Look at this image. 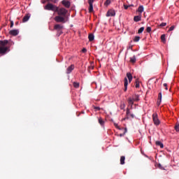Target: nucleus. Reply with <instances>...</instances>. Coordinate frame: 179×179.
<instances>
[{
	"mask_svg": "<svg viewBox=\"0 0 179 179\" xmlns=\"http://www.w3.org/2000/svg\"><path fill=\"white\" fill-rule=\"evenodd\" d=\"M75 69V65L71 64V66H69L67 69H66V73L69 74L71 73V72H72V71Z\"/></svg>",
	"mask_w": 179,
	"mask_h": 179,
	"instance_id": "obj_12",
	"label": "nucleus"
},
{
	"mask_svg": "<svg viewBox=\"0 0 179 179\" xmlns=\"http://www.w3.org/2000/svg\"><path fill=\"white\" fill-rule=\"evenodd\" d=\"M136 87L138 89L139 87V81L138 80H136Z\"/></svg>",
	"mask_w": 179,
	"mask_h": 179,
	"instance_id": "obj_34",
	"label": "nucleus"
},
{
	"mask_svg": "<svg viewBox=\"0 0 179 179\" xmlns=\"http://www.w3.org/2000/svg\"><path fill=\"white\" fill-rule=\"evenodd\" d=\"M158 167L160 169V170H164V167H163V166H162L160 164H158Z\"/></svg>",
	"mask_w": 179,
	"mask_h": 179,
	"instance_id": "obj_38",
	"label": "nucleus"
},
{
	"mask_svg": "<svg viewBox=\"0 0 179 179\" xmlns=\"http://www.w3.org/2000/svg\"><path fill=\"white\" fill-rule=\"evenodd\" d=\"M161 40H162V41H163V43H166V35L165 34H162L161 36Z\"/></svg>",
	"mask_w": 179,
	"mask_h": 179,
	"instance_id": "obj_26",
	"label": "nucleus"
},
{
	"mask_svg": "<svg viewBox=\"0 0 179 179\" xmlns=\"http://www.w3.org/2000/svg\"><path fill=\"white\" fill-rule=\"evenodd\" d=\"M141 15H136V16H134V22H141Z\"/></svg>",
	"mask_w": 179,
	"mask_h": 179,
	"instance_id": "obj_17",
	"label": "nucleus"
},
{
	"mask_svg": "<svg viewBox=\"0 0 179 179\" xmlns=\"http://www.w3.org/2000/svg\"><path fill=\"white\" fill-rule=\"evenodd\" d=\"M175 129L177 132H179V123L176 124Z\"/></svg>",
	"mask_w": 179,
	"mask_h": 179,
	"instance_id": "obj_30",
	"label": "nucleus"
},
{
	"mask_svg": "<svg viewBox=\"0 0 179 179\" xmlns=\"http://www.w3.org/2000/svg\"><path fill=\"white\" fill-rule=\"evenodd\" d=\"M164 86L165 87V90H169V88L167 87V83H164Z\"/></svg>",
	"mask_w": 179,
	"mask_h": 179,
	"instance_id": "obj_41",
	"label": "nucleus"
},
{
	"mask_svg": "<svg viewBox=\"0 0 179 179\" xmlns=\"http://www.w3.org/2000/svg\"><path fill=\"white\" fill-rule=\"evenodd\" d=\"M90 5L89 7V12L90 13H92V12H93V3H88Z\"/></svg>",
	"mask_w": 179,
	"mask_h": 179,
	"instance_id": "obj_21",
	"label": "nucleus"
},
{
	"mask_svg": "<svg viewBox=\"0 0 179 179\" xmlns=\"http://www.w3.org/2000/svg\"><path fill=\"white\" fill-rule=\"evenodd\" d=\"M131 118H134V114L131 113H127L126 117L122 119V121H125V120H131Z\"/></svg>",
	"mask_w": 179,
	"mask_h": 179,
	"instance_id": "obj_9",
	"label": "nucleus"
},
{
	"mask_svg": "<svg viewBox=\"0 0 179 179\" xmlns=\"http://www.w3.org/2000/svg\"><path fill=\"white\" fill-rule=\"evenodd\" d=\"M145 30L147 33H150V31H152V27H148Z\"/></svg>",
	"mask_w": 179,
	"mask_h": 179,
	"instance_id": "obj_32",
	"label": "nucleus"
},
{
	"mask_svg": "<svg viewBox=\"0 0 179 179\" xmlns=\"http://www.w3.org/2000/svg\"><path fill=\"white\" fill-rule=\"evenodd\" d=\"M120 164H125V157L122 156L120 157Z\"/></svg>",
	"mask_w": 179,
	"mask_h": 179,
	"instance_id": "obj_22",
	"label": "nucleus"
},
{
	"mask_svg": "<svg viewBox=\"0 0 179 179\" xmlns=\"http://www.w3.org/2000/svg\"><path fill=\"white\" fill-rule=\"evenodd\" d=\"M114 125H115V128H117V129H121V128H120V126H118V124L114 123Z\"/></svg>",
	"mask_w": 179,
	"mask_h": 179,
	"instance_id": "obj_39",
	"label": "nucleus"
},
{
	"mask_svg": "<svg viewBox=\"0 0 179 179\" xmlns=\"http://www.w3.org/2000/svg\"><path fill=\"white\" fill-rule=\"evenodd\" d=\"M55 20L57 23H65L66 22L65 21V17L59 15L55 17Z\"/></svg>",
	"mask_w": 179,
	"mask_h": 179,
	"instance_id": "obj_5",
	"label": "nucleus"
},
{
	"mask_svg": "<svg viewBox=\"0 0 179 179\" xmlns=\"http://www.w3.org/2000/svg\"><path fill=\"white\" fill-rule=\"evenodd\" d=\"M62 29H64V25L57 24L54 26V30L57 31L58 36H59L62 33Z\"/></svg>",
	"mask_w": 179,
	"mask_h": 179,
	"instance_id": "obj_4",
	"label": "nucleus"
},
{
	"mask_svg": "<svg viewBox=\"0 0 179 179\" xmlns=\"http://www.w3.org/2000/svg\"><path fill=\"white\" fill-rule=\"evenodd\" d=\"M73 85L74 87H76V89H78V87H79V83L74 82Z\"/></svg>",
	"mask_w": 179,
	"mask_h": 179,
	"instance_id": "obj_29",
	"label": "nucleus"
},
{
	"mask_svg": "<svg viewBox=\"0 0 179 179\" xmlns=\"http://www.w3.org/2000/svg\"><path fill=\"white\" fill-rule=\"evenodd\" d=\"M127 131H128V130L127 129V128H124V133H123V134H120V136H124V135H125V133L127 132Z\"/></svg>",
	"mask_w": 179,
	"mask_h": 179,
	"instance_id": "obj_35",
	"label": "nucleus"
},
{
	"mask_svg": "<svg viewBox=\"0 0 179 179\" xmlns=\"http://www.w3.org/2000/svg\"><path fill=\"white\" fill-rule=\"evenodd\" d=\"M110 3H111V1L110 0H106L104 5H110Z\"/></svg>",
	"mask_w": 179,
	"mask_h": 179,
	"instance_id": "obj_36",
	"label": "nucleus"
},
{
	"mask_svg": "<svg viewBox=\"0 0 179 179\" xmlns=\"http://www.w3.org/2000/svg\"><path fill=\"white\" fill-rule=\"evenodd\" d=\"M8 43V40L0 41V47H6Z\"/></svg>",
	"mask_w": 179,
	"mask_h": 179,
	"instance_id": "obj_14",
	"label": "nucleus"
},
{
	"mask_svg": "<svg viewBox=\"0 0 179 179\" xmlns=\"http://www.w3.org/2000/svg\"><path fill=\"white\" fill-rule=\"evenodd\" d=\"M57 6L51 3H48L45 6V10H52V12H57Z\"/></svg>",
	"mask_w": 179,
	"mask_h": 179,
	"instance_id": "obj_1",
	"label": "nucleus"
},
{
	"mask_svg": "<svg viewBox=\"0 0 179 179\" xmlns=\"http://www.w3.org/2000/svg\"><path fill=\"white\" fill-rule=\"evenodd\" d=\"M62 3L63 6H65V8H71V2L69 1L63 0L62 1Z\"/></svg>",
	"mask_w": 179,
	"mask_h": 179,
	"instance_id": "obj_10",
	"label": "nucleus"
},
{
	"mask_svg": "<svg viewBox=\"0 0 179 179\" xmlns=\"http://www.w3.org/2000/svg\"><path fill=\"white\" fill-rule=\"evenodd\" d=\"M143 6H140L138 8V12H139V13H142V12H143Z\"/></svg>",
	"mask_w": 179,
	"mask_h": 179,
	"instance_id": "obj_23",
	"label": "nucleus"
},
{
	"mask_svg": "<svg viewBox=\"0 0 179 179\" xmlns=\"http://www.w3.org/2000/svg\"><path fill=\"white\" fill-rule=\"evenodd\" d=\"M17 24H19V22H15V26H17Z\"/></svg>",
	"mask_w": 179,
	"mask_h": 179,
	"instance_id": "obj_47",
	"label": "nucleus"
},
{
	"mask_svg": "<svg viewBox=\"0 0 179 179\" xmlns=\"http://www.w3.org/2000/svg\"><path fill=\"white\" fill-rule=\"evenodd\" d=\"M124 9H128L129 8V6H128V5H124Z\"/></svg>",
	"mask_w": 179,
	"mask_h": 179,
	"instance_id": "obj_42",
	"label": "nucleus"
},
{
	"mask_svg": "<svg viewBox=\"0 0 179 179\" xmlns=\"http://www.w3.org/2000/svg\"><path fill=\"white\" fill-rule=\"evenodd\" d=\"M132 82V78H129V83H131Z\"/></svg>",
	"mask_w": 179,
	"mask_h": 179,
	"instance_id": "obj_46",
	"label": "nucleus"
},
{
	"mask_svg": "<svg viewBox=\"0 0 179 179\" xmlns=\"http://www.w3.org/2000/svg\"><path fill=\"white\" fill-rule=\"evenodd\" d=\"M94 111H100V110H101V108H100V107L99 106H94Z\"/></svg>",
	"mask_w": 179,
	"mask_h": 179,
	"instance_id": "obj_33",
	"label": "nucleus"
},
{
	"mask_svg": "<svg viewBox=\"0 0 179 179\" xmlns=\"http://www.w3.org/2000/svg\"><path fill=\"white\" fill-rule=\"evenodd\" d=\"M89 41H93L94 40V35L93 34H90L88 35Z\"/></svg>",
	"mask_w": 179,
	"mask_h": 179,
	"instance_id": "obj_18",
	"label": "nucleus"
},
{
	"mask_svg": "<svg viewBox=\"0 0 179 179\" xmlns=\"http://www.w3.org/2000/svg\"><path fill=\"white\" fill-rule=\"evenodd\" d=\"M106 16L107 17H110V16H115V10L113 9L108 10V12L106 13Z\"/></svg>",
	"mask_w": 179,
	"mask_h": 179,
	"instance_id": "obj_8",
	"label": "nucleus"
},
{
	"mask_svg": "<svg viewBox=\"0 0 179 179\" xmlns=\"http://www.w3.org/2000/svg\"><path fill=\"white\" fill-rule=\"evenodd\" d=\"M127 78H128V79H133V76H132V74H131V73H127Z\"/></svg>",
	"mask_w": 179,
	"mask_h": 179,
	"instance_id": "obj_28",
	"label": "nucleus"
},
{
	"mask_svg": "<svg viewBox=\"0 0 179 179\" xmlns=\"http://www.w3.org/2000/svg\"><path fill=\"white\" fill-rule=\"evenodd\" d=\"M30 19V14H26L22 19V23H26Z\"/></svg>",
	"mask_w": 179,
	"mask_h": 179,
	"instance_id": "obj_13",
	"label": "nucleus"
},
{
	"mask_svg": "<svg viewBox=\"0 0 179 179\" xmlns=\"http://www.w3.org/2000/svg\"><path fill=\"white\" fill-rule=\"evenodd\" d=\"M47 1V0H45ZM45 1H42V3H45Z\"/></svg>",
	"mask_w": 179,
	"mask_h": 179,
	"instance_id": "obj_48",
	"label": "nucleus"
},
{
	"mask_svg": "<svg viewBox=\"0 0 179 179\" xmlns=\"http://www.w3.org/2000/svg\"><path fill=\"white\" fill-rule=\"evenodd\" d=\"M155 145H157V146H159L161 149H163V148H164V145L160 141H156Z\"/></svg>",
	"mask_w": 179,
	"mask_h": 179,
	"instance_id": "obj_19",
	"label": "nucleus"
},
{
	"mask_svg": "<svg viewBox=\"0 0 179 179\" xmlns=\"http://www.w3.org/2000/svg\"><path fill=\"white\" fill-rule=\"evenodd\" d=\"M160 103H162V92H159L158 94V100H157V104L158 106H160Z\"/></svg>",
	"mask_w": 179,
	"mask_h": 179,
	"instance_id": "obj_16",
	"label": "nucleus"
},
{
	"mask_svg": "<svg viewBox=\"0 0 179 179\" xmlns=\"http://www.w3.org/2000/svg\"><path fill=\"white\" fill-rule=\"evenodd\" d=\"M127 101L129 105L132 107V106L134 105V101H139V95L135 94L132 98H129Z\"/></svg>",
	"mask_w": 179,
	"mask_h": 179,
	"instance_id": "obj_3",
	"label": "nucleus"
},
{
	"mask_svg": "<svg viewBox=\"0 0 179 179\" xmlns=\"http://www.w3.org/2000/svg\"><path fill=\"white\" fill-rule=\"evenodd\" d=\"M140 40H141V37L139 36H135L134 38V43H138V41H139Z\"/></svg>",
	"mask_w": 179,
	"mask_h": 179,
	"instance_id": "obj_27",
	"label": "nucleus"
},
{
	"mask_svg": "<svg viewBox=\"0 0 179 179\" xmlns=\"http://www.w3.org/2000/svg\"><path fill=\"white\" fill-rule=\"evenodd\" d=\"M98 121H99V123L100 124V125H104V120H103V118L99 117Z\"/></svg>",
	"mask_w": 179,
	"mask_h": 179,
	"instance_id": "obj_25",
	"label": "nucleus"
},
{
	"mask_svg": "<svg viewBox=\"0 0 179 179\" xmlns=\"http://www.w3.org/2000/svg\"><path fill=\"white\" fill-rule=\"evenodd\" d=\"M124 92H127V89H128V78H124Z\"/></svg>",
	"mask_w": 179,
	"mask_h": 179,
	"instance_id": "obj_15",
	"label": "nucleus"
},
{
	"mask_svg": "<svg viewBox=\"0 0 179 179\" xmlns=\"http://www.w3.org/2000/svg\"><path fill=\"white\" fill-rule=\"evenodd\" d=\"M13 24H14L13 21L10 20V29L13 27Z\"/></svg>",
	"mask_w": 179,
	"mask_h": 179,
	"instance_id": "obj_40",
	"label": "nucleus"
},
{
	"mask_svg": "<svg viewBox=\"0 0 179 179\" xmlns=\"http://www.w3.org/2000/svg\"><path fill=\"white\" fill-rule=\"evenodd\" d=\"M143 30H145V27H142L138 30V34H141V33H143Z\"/></svg>",
	"mask_w": 179,
	"mask_h": 179,
	"instance_id": "obj_24",
	"label": "nucleus"
},
{
	"mask_svg": "<svg viewBox=\"0 0 179 179\" xmlns=\"http://www.w3.org/2000/svg\"><path fill=\"white\" fill-rule=\"evenodd\" d=\"M175 27H174V26H171V27L169 28V31H173V30H174Z\"/></svg>",
	"mask_w": 179,
	"mask_h": 179,
	"instance_id": "obj_37",
	"label": "nucleus"
},
{
	"mask_svg": "<svg viewBox=\"0 0 179 179\" xmlns=\"http://www.w3.org/2000/svg\"><path fill=\"white\" fill-rule=\"evenodd\" d=\"M166 26H167V23L166 22H162L159 24V27H164Z\"/></svg>",
	"mask_w": 179,
	"mask_h": 179,
	"instance_id": "obj_31",
	"label": "nucleus"
},
{
	"mask_svg": "<svg viewBox=\"0 0 179 179\" xmlns=\"http://www.w3.org/2000/svg\"><path fill=\"white\" fill-rule=\"evenodd\" d=\"M9 34L10 36H16L19 34V29H13L9 31Z\"/></svg>",
	"mask_w": 179,
	"mask_h": 179,
	"instance_id": "obj_11",
	"label": "nucleus"
},
{
	"mask_svg": "<svg viewBox=\"0 0 179 179\" xmlns=\"http://www.w3.org/2000/svg\"><path fill=\"white\" fill-rule=\"evenodd\" d=\"M9 51H10V49H9V47H8V46H6V47L0 46V54H1V55H5V54H6V52H9Z\"/></svg>",
	"mask_w": 179,
	"mask_h": 179,
	"instance_id": "obj_6",
	"label": "nucleus"
},
{
	"mask_svg": "<svg viewBox=\"0 0 179 179\" xmlns=\"http://www.w3.org/2000/svg\"><path fill=\"white\" fill-rule=\"evenodd\" d=\"M130 62H131V64H135V62H136V57L133 56L132 57H130Z\"/></svg>",
	"mask_w": 179,
	"mask_h": 179,
	"instance_id": "obj_20",
	"label": "nucleus"
},
{
	"mask_svg": "<svg viewBox=\"0 0 179 179\" xmlns=\"http://www.w3.org/2000/svg\"><path fill=\"white\" fill-rule=\"evenodd\" d=\"M94 2V0H88V3H93Z\"/></svg>",
	"mask_w": 179,
	"mask_h": 179,
	"instance_id": "obj_43",
	"label": "nucleus"
},
{
	"mask_svg": "<svg viewBox=\"0 0 179 179\" xmlns=\"http://www.w3.org/2000/svg\"><path fill=\"white\" fill-rule=\"evenodd\" d=\"M87 50H86V48H83L82 50V52H87Z\"/></svg>",
	"mask_w": 179,
	"mask_h": 179,
	"instance_id": "obj_44",
	"label": "nucleus"
},
{
	"mask_svg": "<svg viewBox=\"0 0 179 179\" xmlns=\"http://www.w3.org/2000/svg\"><path fill=\"white\" fill-rule=\"evenodd\" d=\"M46 1H48V2L50 1V2H55V3L57 2V0H46Z\"/></svg>",
	"mask_w": 179,
	"mask_h": 179,
	"instance_id": "obj_45",
	"label": "nucleus"
},
{
	"mask_svg": "<svg viewBox=\"0 0 179 179\" xmlns=\"http://www.w3.org/2000/svg\"><path fill=\"white\" fill-rule=\"evenodd\" d=\"M152 120L155 124L157 127V125H160V120H159V117L157 116V113L152 114Z\"/></svg>",
	"mask_w": 179,
	"mask_h": 179,
	"instance_id": "obj_7",
	"label": "nucleus"
},
{
	"mask_svg": "<svg viewBox=\"0 0 179 179\" xmlns=\"http://www.w3.org/2000/svg\"><path fill=\"white\" fill-rule=\"evenodd\" d=\"M56 12L59 16H63L64 17H66V13H68V10L65 9L64 8H59V7H57V10Z\"/></svg>",
	"mask_w": 179,
	"mask_h": 179,
	"instance_id": "obj_2",
	"label": "nucleus"
}]
</instances>
